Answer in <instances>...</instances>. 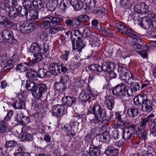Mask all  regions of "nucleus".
Returning a JSON list of instances; mask_svg holds the SVG:
<instances>
[{
  "mask_svg": "<svg viewBox=\"0 0 156 156\" xmlns=\"http://www.w3.org/2000/svg\"><path fill=\"white\" fill-rule=\"evenodd\" d=\"M38 25L36 22H24L19 27L20 32L23 34H27L38 28Z\"/></svg>",
  "mask_w": 156,
  "mask_h": 156,
  "instance_id": "7",
  "label": "nucleus"
},
{
  "mask_svg": "<svg viewBox=\"0 0 156 156\" xmlns=\"http://www.w3.org/2000/svg\"><path fill=\"white\" fill-rule=\"evenodd\" d=\"M2 61L3 63H4L5 62L6 64L8 65L9 68H8V69L12 67L13 65L14 64L13 62L10 58H7L5 56L2 57Z\"/></svg>",
  "mask_w": 156,
  "mask_h": 156,
  "instance_id": "40",
  "label": "nucleus"
},
{
  "mask_svg": "<svg viewBox=\"0 0 156 156\" xmlns=\"http://www.w3.org/2000/svg\"><path fill=\"white\" fill-rule=\"evenodd\" d=\"M11 9V6L7 3V0H2L0 2V12L8 16Z\"/></svg>",
  "mask_w": 156,
  "mask_h": 156,
  "instance_id": "17",
  "label": "nucleus"
},
{
  "mask_svg": "<svg viewBox=\"0 0 156 156\" xmlns=\"http://www.w3.org/2000/svg\"><path fill=\"white\" fill-rule=\"evenodd\" d=\"M66 23L69 26H74V23L73 21H72L70 19H67L66 20Z\"/></svg>",
  "mask_w": 156,
  "mask_h": 156,
  "instance_id": "63",
  "label": "nucleus"
},
{
  "mask_svg": "<svg viewBox=\"0 0 156 156\" xmlns=\"http://www.w3.org/2000/svg\"><path fill=\"white\" fill-rule=\"evenodd\" d=\"M69 52L67 50H65L62 53L60 56V58L65 61H67L69 57Z\"/></svg>",
  "mask_w": 156,
  "mask_h": 156,
  "instance_id": "46",
  "label": "nucleus"
},
{
  "mask_svg": "<svg viewBox=\"0 0 156 156\" xmlns=\"http://www.w3.org/2000/svg\"><path fill=\"white\" fill-rule=\"evenodd\" d=\"M141 98L140 96L138 95L135 97L133 99V103L135 105H140L142 103Z\"/></svg>",
  "mask_w": 156,
  "mask_h": 156,
  "instance_id": "49",
  "label": "nucleus"
},
{
  "mask_svg": "<svg viewBox=\"0 0 156 156\" xmlns=\"http://www.w3.org/2000/svg\"><path fill=\"white\" fill-rule=\"evenodd\" d=\"M51 112L52 115L62 116L65 113V108L63 105H55L52 107Z\"/></svg>",
  "mask_w": 156,
  "mask_h": 156,
  "instance_id": "15",
  "label": "nucleus"
},
{
  "mask_svg": "<svg viewBox=\"0 0 156 156\" xmlns=\"http://www.w3.org/2000/svg\"><path fill=\"white\" fill-rule=\"evenodd\" d=\"M94 104H91L89 107L88 111L91 114L98 115L101 117H105L106 115L105 110L94 101Z\"/></svg>",
  "mask_w": 156,
  "mask_h": 156,
  "instance_id": "8",
  "label": "nucleus"
},
{
  "mask_svg": "<svg viewBox=\"0 0 156 156\" xmlns=\"http://www.w3.org/2000/svg\"><path fill=\"white\" fill-rule=\"evenodd\" d=\"M60 81L64 83H66L69 80V76L67 75L62 76L60 78Z\"/></svg>",
  "mask_w": 156,
  "mask_h": 156,
  "instance_id": "58",
  "label": "nucleus"
},
{
  "mask_svg": "<svg viewBox=\"0 0 156 156\" xmlns=\"http://www.w3.org/2000/svg\"><path fill=\"white\" fill-rule=\"evenodd\" d=\"M116 26L119 32L122 34H129L131 36L133 39L131 46L133 48L132 50L141 48V46L139 44V42L141 41L140 37L137 33L125 27L122 23H116Z\"/></svg>",
  "mask_w": 156,
  "mask_h": 156,
  "instance_id": "2",
  "label": "nucleus"
},
{
  "mask_svg": "<svg viewBox=\"0 0 156 156\" xmlns=\"http://www.w3.org/2000/svg\"><path fill=\"white\" fill-rule=\"evenodd\" d=\"M113 70H111L108 72V73L109 75V76L112 78H115L117 76V74L114 72Z\"/></svg>",
  "mask_w": 156,
  "mask_h": 156,
  "instance_id": "61",
  "label": "nucleus"
},
{
  "mask_svg": "<svg viewBox=\"0 0 156 156\" xmlns=\"http://www.w3.org/2000/svg\"><path fill=\"white\" fill-rule=\"evenodd\" d=\"M58 4V0H49L47 5L51 10L53 11L57 6Z\"/></svg>",
  "mask_w": 156,
  "mask_h": 156,
  "instance_id": "39",
  "label": "nucleus"
},
{
  "mask_svg": "<svg viewBox=\"0 0 156 156\" xmlns=\"http://www.w3.org/2000/svg\"><path fill=\"white\" fill-rule=\"evenodd\" d=\"M16 150L17 151H18V152H24L25 148L23 145H20L17 146Z\"/></svg>",
  "mask_w": 156,
  "mask_h": 156,
  "instance_id": "64",
  "label": "nucleus"
},
{
  "mask_svg": "<svg viewBox=\"0 0 156 156\" xmlns=\"http://www.w3.org/2000/svg\"><path fill=\"white\" fill-rule=\"evenodd\" d=\"M72 37L74 40H77L81 39V37L82 36V34L79 30H76L72 31Z\"/></svg>",
  "mask_w": 156,
  "mask_h": 156,
  "instance_id": "43",
  "label": "nucleus"
},
{
  "mask_svg": "<svg viewBox=\"0 0 156 156\" xmlns=\"http://www.w3.org/2000/svg\"><path fill=\"white\" fill-rule=\"evenodd\" d=\"M16 142L14 140H9L6 142L5 146L6 148L13 147L16 146Z\"/></svg>",
  "mask_w": 156,
  "mask_h": 156,
  "instance_id": "45",
  "label": "nucleus"
},
{
  "mask_svg": "<svg viewBox=\"0 0 156 156\" xmlns=\"http://www.w3.org/2000/svg\"><path fill=\"white\" fill-rule=\"evenodd\" d=\"M70 3L75 10H80L83 6V2L80 0H71Z\"/></svg>",
  "mask_w": 156,
  "mask_h": 156,
  "instance_id": "27",
  "label": "nucleus"
},
{
  "mask_svg": "<svg viewBox=\"0 0 156 156\" xmlns=\"http://www.w3.org/2000/svg\"><path fill=\"white\" fill-rule=\"evenodd\" d=\"M100 152L99 146L95 147L91 145L89 147L88 153L90 156H97L99 155Z\"/></svg>",
  "mask_w": 156,
  "mask_h": 156,
  "instance_id": "26",
  "label": "nucleus"
},
{
  "mask_svg": "<svg viewBox=\"0 0 156 156\" xmlns=\"http://www.w3.org/2000/svg\"><path fill=\"white\" fill-rule=\"evenodd\" d=\"M105 153L108 156H118L119 154L118 149L113 147H108Z\"/></svg>",
  "mask_w": 156,
  "mask_h": 156,
  "instance_id": "25",
  "label": "nucleus"
},
{
  "mask_svg": "<svg viewBox=\"0 0 156 156\" xmlns=\"http://www.w3.org/2000/svg\"><path fill=\"white\" fill-rule=\"evenodd\" d=\"M55 87L57 90L62 92L66 88V83H64L60 81L59 82L55 83Z\"/></svg>",
  "mask_w": 156,
  "mask_h": 156,
  "instance_id": "36",
  "label": "nucleus"
},
{
  "mask_svg": "<svg viewBox=\"0 0 156 156\" xmlns=\"http://www.w3.org/2000/svg\"><path fill=\"white\" fill-rule=\"evenodd\" d=\"M119 133L117 129L114 130L112 133V137L115 140L118 138Z\"/></svg>",
  "mask_w": 156,
  "mask_h": 156,
  "instance_id": "56",
  "label": "nucleus"
},
{
  "mask_svg": "<svg viewBox=\"0 0 156 156\" xmlns=\"http://www.w3.org/2000/svg\"><path fill=\"white\" fill-rule=\"evenodd\" d=\"M37 72L33 69H31L28 71L26 74V76L30 79H33L35 78L37 76Z\"/></svg>",
  "mask_w": 156,
  "mask_h": 156,
  "instance_id": "41",
  "label": "nucleus"
},
{
  "mask_svg": "<svg viewBox=\"0 0 156 156\" xmlns=\"http://www.w3.org/2000/svg\"><path fill=\"white\" fill-rule=\"evenodd\" d=\"M152 103L151 101L146 100L142 103V109L143 111L150 112L152 110Z\"/></svg>",
  "mask_w": 156,
  "mask_h": 156,
  "instance_id": "22",
  "label": "nucleus"
},
{
  "mask_svg": "<svg viewBox=\"0 0 156 156\" xmlns=\"http://www.w3.org/2000/svg\"><path fill=\"white\" fill-rule=\"evenodd\" d=\"M14 156H30V154L25 152H16L14 154Z\"/></svg>",
  "mask_w": 156,
  "mask_h": 156,
  "instance_id": "59",
  "label": "nucleus"
},
{
  "mask_svg": "<svg viewBox=\"0 0 156 156\" xmlns=\"http://www.w3.org/2000/svg\"><path fill=\"white\" fill-rule=\"evenodd\" d=\"M138 112L137 108L134 106H133L128 109L127 111V113L128 115L131 118H133L137 116Z\"/></svg>",
  "mask_w": 156,
  "mask_h": 156,
  "instance_id": "32",
  "label": "nucleus"
},
{
  "mask_svg": "<svg viewBox=\"0 0 156 156\" xmlns=\"http://www.w3.org/2000/svg\"><path fill=\"white\" fill-rule=\"evenodd\" d=\"M32 53L34 57H35V59H33L28 63L29 64V67L31 66H33L35 65L36 63L38 62L37 61L39 58V46L38 43H35L32 44L31 46Z\"/></svg>",
  "mask_w": 156,
  "mask_h": 156,
  "instance_id": "13",
  "label": "nucleus"
},
{
  "mask_svg": "<svg viewBox=\"0 0 156 156\" xmlns=\"http://www.w3.org/2000/svg\"><path fill=\"white\" fill-rule=\"evenodd\" d=\"M97 95V94L93 93L90 89H87L81 92L79 96V98L82 101L85 102L92 97H94Z\"/></svg>",
  "mask_w": 156,
  "mask_h": 156,
  "instance_id": "14",
  "label": "nucleus"
},
{
  "mask_svg": "<svg viewBox=\"0 0 156 156\" xmlns=\"http://www.w3.org/2000/svg\"><path fill=\"white\" fill-rule=\"evenodd\" d=\"M140 85L139 83L137 82L135 83L134 85L133 86V88L135 91H137L140 89Z\"/></svg>",
  "mask_w": 156,
  "mask_h": 156,
  "instance_id": "62",
  "label": "nucleus"
},
{
  "mask_svg": "<svg viewBox=\"0 0 156 156\" xmlns=\"http://www.w3.org/2000/svg\"><path fill=\"white\" fill-rule=\"evenodd\" d=\"M22 8L19 5L13 7L12 10L9 12L8 16L10 17L14 18L16 17L21 11Z\"/></svg>",
  "mask_w": 156,
  "mask_h": 156,
  "instance_id": "24",
  "label": "nucleus"
},
{
  "mask_svg": "<svg viewBox=\"0 0 156 156\" xmlns=\"http://www.w3.org/2000/svg\"><path fill=\"white\" fill-rule=\"evenodd\" d=\"M112 93L114 95L123 98L130 97L133 94V91L131 88H127L124 83H121L112 88Z\"/></svg>",
  "mask_w": 156,
  "mask_h": 156,
  "instance_id": "4",
  "label": "nucleus"
},
{
  "mask_svg": "<svg viewBox=\"0 0 156 156\" xmlns=\"http://www.w3.org/2000/svg\"><path fill=\"white\" fill-rule=\"evenodd\" d=\"M18 137L22 141H31L32 139V135L26 132L21 133L19 135Z\"/></svg>",
  "mask_w": 156,
  "mask_h": 156,
  "instance_id": "31",
  "label": "nucleus"
},
{
  "mask_svg": "<svg viewBox=\"0 0 156 156\" xmlns=\"http://www.w3.org/2000/svg\"><path fill=\"white\" fill-rule=\"evenodd\" d=\"M0 25L2 27L9 28L12 27L13 23L5 16L0 15Z\"/></svg>",
  "mask_w": 156,
  "mask_h": 156,
  "instance_id": "20",
  "label": "nucleus"
},
{
  "mask_svg": "<svg viewBox=\"0 0 156 156\" xmlns=\"http://www.w3.org/2000/svg\"><path fill=\"white\" fill-rule=\"evenodd\" d=\"M61 19L59 17L49 16L46 17L42 20V23L40 26L44 29H50L49 31V34H55L57 32L56 26L60 25V22Z\"/></svg>",
  "mask_w": 156,
  "mask_h": 156,
  "instance_id": "3",
  "label": "nucleus"
},
{
  "mask_svg": "<svg viewBox=\"0 0 156 156\" xmlns=\"http://www.w3.org/2000/svg\"><path fill=\"white\" fill-rule=\"evenodd\" d=\"M23 6L27 12L31 10L32 2L30 0H24L22 2Z\"/></svg>",
  "mask_w": 156,
  "mask_h": 156,
  "instance_id": "37",
  "label": "nucleus"
},
{
  "mask_svg": "<svg viewBox=\"0 0 156 156\" xmlns=\"http://www.w3.org/2000/svg\"><path fill=\"white\" fill-rule=\"evenodd\" d=\"M29 67V64L27 62L18 64L16 67V70L19 72H23L26 70Z\"/></svg>",
  "mask_w": 156,
  "mask_h": 156,
  "instance_id": "34",
  "label": "nucleus"
},
{
  "mask_svg": "<svg viewBox=\"0 0 156 156\" xmlns=\"http://www.w3.org/2000/svg\"><path fill=\"white\" fill-rule=\"evenodd\" d=\"M119 75L121 80L130 85L134 83L136 79L135 77L133 76L132 73L128 70L124 73H119Z\"/></svg>",
  "mask_w": 156,
  "mask_h": 156,
  "instance_id": "11",
  "label": "nucleus"
},
{
  "mask_svg": "<svg viewBox=\"0 0 156 156\" xmlns=\"http://www.w3.org/2000/svg\"><path fill=\"white\" fill-rule=\"evenodd\" d=\"M137 53L140 55L143 58L147 57V51L146 50H143L141 51H137Z\"/></svg>",
  "mask_w": 156,
  "mask_h": 156,
  "instance_id": "53",
  "label": "nucleus"
},
{
  "mask_svg": "<svg viewBox=\"0 0 156 156\" xmlns=\"http://www.w3.org/2000/svg\"><path fill=\"white\" fill-rule=\"evenodd\" d=\"M26 87L27 90L32 91V94L35 98H39V89L34 83L27 80L26 81Z\"/></svg>",
  "mask_w": 156,
  "mask_h": 156,
  "instance_id": "12",
  "label": "nucleus"
},
{
  "mask_svg": "<svg viewBox=\"0 0 156 156\" xmlns=\"http://www.w3.org/2000/svg\"><path fill=\"white\" fill-rule=\"evenodd\" d=\"M76 85L78 87H82L83 86L84 81L82 80L80 78H76L74 80Z\"/></svg>",
  "mask_w": 156,
  "mask_h": 156,
  "instance_id": "48",
  "label": "nucleus"
},
{
  "mask_svg": "<svg viewBox=\"0 0 156 156\" xmlns=\"http://www.w3.org/2000/svg\"><path fill=\"white\" fill-rule=\"evenodd\" d=\"M76 46H75L72 40L73 45L72 48L73 50H77L79 52H80L82 49L85 45V43L83 41H81L80 39L76 40Z\"/></svg>",
  "mask_w": 156,
  "mask_h": 156,
  "instance_id": "23",
  "label": "nucleus"
},
{
  "mask_svg": "<svg viewBox=\"0 0 156 156\" xmlns=\"http://www.w3.org/2000/svg\"><path fill=\"white\" fill-rule=\"evenodd\" d=\"M116 66L114 63L108 62H104L101 67L98 64H94L90 65L89 68L95 72L97 74H99L98 73L101 72L102 70L108 72L110 70H114Z\"/></svg>",
  "mask_w": 156,
  "mask_h": 156,
  "instance_id": "5",
  "label": "nucleus"
},
{
  "mask_svg": "<svg viewBox=\"0 0 156 156\" xmlns=\"http://www.w3.org/2000/svg\"><path fill=\"white\" fill-rule=\"evenodd\" d=\"M140 127V125H139L137 130H136V134L140 138H142L143 139H144V140H145L147 136L148 135V130L146 129L142 133V130L144 129H140V132H139V133H137V132L139 130V128Z\"/></svg>",
  "mask_w": 156,
  "mask_h": 156,
  "instance_id": "35",
  "label": "nucleus"
},
{
  "mask_svg": "<svg viewBox=\"0 0 156 156\" xmlns=\"http://www.w3.org/2000/svg\"><path fill=\"white\" fill-rule=\"evenodd\" d=\"M78 17L80 22H87L89 20V16L87 15H81L79 16Z\"/></svg>",
  "mask_w": 156,
  "mask_h": 156,
  "instance_id": "47",
  "label": "nucleus"
},
{
  "mask_svg": "<svg viewBox=\"0 0 156 156\" xmlns=\"http://www.w3.org/2000/svg\"><path fill=\"white\" fill-rule=\"evenodd\" d=\"M66 0H62L59 4V7L60 9L63 11H64L68 8L69 3Z\"/></svg>",
  "mask_w": 156,
  "mask_h": 156,
  "instance_id": "44",
  "label": "nucleus"
},
{
  "mask_svg": "<svg viewBox=\"0 0 156 156\" xmlns=\"http://www.w3.org/2000/svg\"><path fill=\"white\" fill-rule=\"evenodd\" d=\"M105 117H101L98 115H95L94 118L93 119V122L95 123H97L101 122L103 118Z\"/></svg>",
  "mask_w": 156,
  "mask_h": 156,
  "instance_id": "52",
  "label": "nucleus"
},
{
  "mask_svg": "<svg viewBox=\"0 0 156 156\" xmlns=\"http://www.w3.org/2000/svg\"><path fill=\"white\" fill-rule=\"evenodd\" d=\"M155 115L153 114L149 115L147 117L142 118L141 121L139 124L140 125L139 130L137 133L140 132V129H144L146 126L147 123L148 122V126L150 130L156 128V124L155 121Z\"/></svg>",
  "mask_w": 156,
  "mask_h": 156,
  "instance_id": "6",
  "label": "nucleus"
},
{
  "mask_svg": "<svg viewBox=\"0 0 156 156\" xmlns=\"http://www.w3.org/2000/svg\"><path fill=\"white\" fill-rule=\"evenodd\" d=\"M27 97L26 92L23 91L18 96V100L12 105V107L16 109H23L25 107V100Z\"/></svg>",
  "mask_w": 156,
  "mask_h": 156,
  "instance_id": "10",
  "label": "nucleus"
},
{
  "mask_svg": "<svg viewBox=\"0 0 156 156\" xmlns=\"http://www.w3.org/2000/svg\"><path fill=\"white\" fill-rule=\"evenodd\" d=\"M2 36L3 39L6 40L12 41L14 38L12 31L9 29L3 30L2 33Z\"/></svg>",
  "mask_w": 156,
  "mask_h": 156,
  "instance_id": "21",
  "label": "nucleus"
},
{
  "mask_svg": "<svg viewBox=\"0 0 156 156\" xmlns=\"http://www.w3.org/2000/svg\"><path fill=\"white\" fill-rule=\"evenodd\" d=\"M63 104L68 107H72L76 105L77 103L76 98L73 97L65 96L62 99Z\"/></svg>",
  "mask_w": 156,
  "mask_h": 156,
  "instance_id": "16",
  "label": "nucleus"
},
{
  "mask_svg": "<svg viewBox=\"0 0 156 156\" xmlns=\"http://www.w3.org/2000/svg\"><path fill=\"white\" fill-rule=\"evenodd\" d=\"M13 114L12 111L11 110L9 111L5 117L4 120L0 122V133H3L10 130L11 128L8 126L6 122L8 121L10 119Z\"/></svg>",
  "mask_w": 156,
  "mask_h": 156,
  "instance_id": "9",
  "label": "nucleus"
},
{
  "mask_svg": "<svg viewBox=\"0 0 156 156\" xmlns=\"http://www.w3.org/2000/svg\"><path fill=\"white\" fill-rule=\"evenodd\" d=\"M47 88L46 85L43 83H40V98L45 97L44 92L47 90Z\"/></svg>",
  "mask_w": 156,
  "mask_h": 156,
  "instance_id": "42",
  "label": "nucleus"
},
{
  "mask_svg": "<svg viewBox=\"0 0 156 156\" xmlns=\"http://www.w3.org/2000/svg\"><path fill=\"white\" fill-rule=\"evenodd\" d=\"M105 99L107 108L109 110H112L114 105V98L111 96H106Z\"/></svg>",
  "mask_w": 156,
  "mask_h": 156,
  "instance_id": "28",
  "label": "nucleus"
},
{
  "mask_svg": "<svg viewBox=\"0 0 156 156\" xmlns=\"http://www.w3.org/2000/svg\"><path fill=\"white\" fill-rule=\"evenodd\" d=\"M135 129L133 127H130L126 128L124 129L122 131V137L125 140H129L133 134L135 133Z\"/></svg>",
  "mask_w": 156,
  "mask_h": 156,
  "instance_id": "18",
  "label": "nucleus"
},
{
  "mask_svg": "<svg viewBox=\"0 0 156 156\" xmlns=\"http://www.w3.org/2000/svg\"><path fill=\"white\" fill-rule=\"evenodd\" d=\"M33 12L32 14H31L30 16H32L33 19H36L38 18V12L34 10L31 9Z\"/></svg>",
  "mask_w": 156,
  "mask_h": 156,
  "instance_id": "60",
  "label": "nucleus"
},
{
  "mask_svg": "<svg viewBox=\"0 0 156 156\" xmlns=\"http://www.w3.org/2000/svg\"><path fill=\"white\" fill-rule=\"evenodd\" d=\"M141 3H140L134 7V10L136 12L132 15L133 20L136 22H138V23L142 27L145 28H146L147 27H149L151 21L153 27L156 29V14L149 12L147 16H145L140 17V10L142 7Z\"/></svg>",
  "mask_w": 156,
  "mask_h": 156,
  "instance_id": "1",
  "label": "nucleus"
},
{
  "mask_svg": "<svg viewBox=\"0 0 156 156\" xmlns=\"http://www.w3.org/2000/svg\"><path fill=\"white\" fill-rule=\"evenodd\" d=\"M7 3H8L10 6V4L12 5V6L13 7H15L17 5V0H8Z\"/></svg>",
  "mask_w": 156,
  "mask_h": 156,
  "instance_id": "57",
  "label": "nucleus"
},
{
  "mask_svg": "<svg viewBox=\"0 0 156 156\" xmlns=\"http://www.w3.org/2000/svg\"><path fill=\"white\" fill-rule=\"evenodd\" d=\"M121 5L126 8L130 7L134 3V0H121Z\"/></svg>",
  "mask_w": 156,
  "mask_h": 156,
  "instance_id": "38",
  "label": "nucleus"
},
{
  "mask_svg": "<svg viewBox=\"0 0 156 156\" xmlns=\"http://www.w3.org/2000/svg\"><path fill=\"white\" fill-rule=\"evenodd\" d=\"M98 137L100 138L101 141H103L106 143L109 142L111 138L109 133L107 131L99 135Z\"/></svg>",
  "mask_w": 156,
  "mask_h": 156,
  "instance_id": "33",
  "label": "nucleus"
},
{
  "mask_svg": "<svg viewBox=\"0 0 156 156\" xmlns=\"http://www.w3.org/2000/svg\"><path fill=\"white\" fill-rule=\"evenodd\" d=\"M82 34L84 37H89V39L90 38V36L91 35L90 34V33L89 29L87 28L84 29Z\"/></svg>",
  "mask_w": 156,
  "mask_h": 156,
  "instance_id": "50",
  "label": "nucleus"
},
{
  "mask_svg": "<svg viewBox=\"0 0 156 156\" xmlns=\"http://www.w3.org/2000/svg\"><path fill=\"white\" fill-rule=\"evenodd\" d=\"M64 128L66 129L65 131H66L68 135L69 136H70L71 135V136H74L75 135V133L74 132H71L70 133H69V130L71 129V127L65 125L64 126Z\"/></svg>",
  "mask_w": 156,
  "mask_h": 156,
  "instance_id": "54",
  "label": "nucleus"
},
{
  "mask_svg": "<svg viewBox=\"0 0 156 156\" xmlns=\"http://www.w3.org/2000/svg\"><path fill=\"white\" fill-rule=\"evenodd\" d=\"M50 73L52 74L57 75L60 73V68L57 64H52L50 65Z\"/></svg>",
  "mask_w": 156,
  "mask_h": 156,
  "instance_id": "30",
  "label": "nucleus"
},
{
  "mask_svg": "<svg viewBox=\"0 0 156 156\" xmlns=\"http://www.w3.org/2000/svg\"><path fill=\"white\" fill-rule=\"evenodd\" d=\"M107 11L104 8H102L99 9H98L94 11L95 13L102 14L105 15L107 13Z\"/></svg>",
  "mask_w": 156,
  "mask_h": 156,
  "instance_id": "55",
  "label": "nucleus"
},
{
  "mask_svg": "<svg viewBox=\"0 0 156 156\" xmlns=\"http://www.w3.org/2000/svg\"><path fill=\"white\" fill-rule=\"evenodd\" d=\"M141 6L142 7L143 14H146L148 11L149 6L145 3H141Z\"/></svg>",
  "mask_w": 156,
  "mask_h": 156,
  "instance_id": "51",
  "label": "nucleus"
},
{
  "mask_svg": "<svg viewBox=\"0 0 156 156\" xmlns=\"http://www.w3.org/2000/svg\"><path fill=\"white\" fill-rule=\"evenodd\" d=\"M17 120L18 122L22 125H26L30 122V119L28 117L23 115L22 113L21 112L17 114Z\"/></svg>",
  "mask_w": 156,
  "mask_h": 156,
  "instance_id": "19",
  "label": "nucleus"
},
{
  "mask_svg": "<svg viewBox=\"0 0 156 156\" xmlns=\"http://www.w3.org/2000/svg\"><path fill=\"white\" fill-rule=\"evenodd\" d=\"M89 40L92 47H98L100 45V41L96 36L92 34Z\"/></svg>",
  "mask_w": 156,
  "mask_h": 156,
  "instance_id": "29",
  "label": "nucleus"
}]
</instances>
